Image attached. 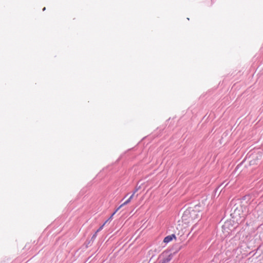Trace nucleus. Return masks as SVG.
I'll return each mask as SVG.
<instances>
[{"label": "nucleus", "mask_w": 263, "mask_h": 263, "mask_svg": "<svg viewBox=\"0 0 263 263\" xmlns=\"http://www.w3.org/2000/svg\"><path fill=\"white\" fill-rule=\"evenodd\" d=\"M241 165V163H240V164H239V165H238L236 166V167L235 170H237V169L239 168V167Z\"/></svg>", "instance_id": "1a4fd4ad"}, {"label": "nucleus", "mask_w": 263, "mask_h": 263, "mask_svg": "<svg viewBox=\"0 0 263 263\" xmlns=\"http://www.w3.org/2000/svg\"><path fill=\"white\" fill-rule=\"evenodd\" d=\"M172 258L173 255L172 254L166 256L164 255V254H163L162 256L160 257L158 263H170Z\"/></svg>", "instance_id": "f03ea898"}, {"label": "nucleus", "mask_w": 263, "mask_h": 263, "mask_svg": "<svg viewBox=\"0 0 263 263\" xmlns=\"http://www.w3.org/2000/svg\"><path fill=\"white\" fill-rule=\"evenodd\" d=\"M199 208V206L197 205L193 209L186 210L183 214V219L189 220L190 221L198 219L200 217Z\"/></svg>", "instance_id": "f257e3e1"}, {"label": "nucleus", "mask_w": 263, "mask_h": 263, "mask_svg": "<svg viewBox=\"0 0 263 263\" xmlns=\"http://www.w3.org/2000/svg\"><path fill=\"white\" fill-rule=\"evenodd\" d=\"M45 9H46V8H45V7H44V8L43 9V11H45Z\"/></svg>", "instance_id": "9d476101"}, {"label": "nucleus", "mask_w": 263, "mask_h": 263, "mask_svg": "<svg viewBox=\"0 0 263 263\" xmlns=\"http://www.w3.org/2000/svg\"><path fill=\"white\" fill-rule=\"evenodd\" d=\"M141 189V185H138V184H137L136 187H135V190L134 191L132 195H133V196H134L135 194L139 190H140Z\"/></svg>", "instance_id": "39448f33"}, {"label": "nucleus", "mask_w": 263, "mask_h": 263, "mask_svg": "<svg viewBox=\"0 0 263 263\" xmlns=\"http://www.w3.org/2000/svg\"><path fill=\"white\" fill-rule=\"evenodd\" d=\"M133 197H134L133 195H132L129 197V198H128L127 200H126V201H125L123 203H122L121 205H120V206H119V207H118V208H117V209L116 210V211H118V210H119L121 207H122L123 206H124V205H126V204H127L128 203H129L131 201L132 199H133Z\"/></svg>", "instance_id": "20e7f679"}, {"label": "nucleus", "mask_w": 263, "mask_h": 263, "mask_svg": "<svg viewBox=\"0 0 263 263\" xmlns=\"http://www.w3.org/2000/svg\"><path fill=\"white\" fill-rule=\"evenodd\" d=\"M173 238H176V236L175 234H173L168 235L164 238L163 242L165 243H167L171 241L173 239Z\"/></svg>", "instance_id": "7ed1b4c3"}, {"label": "nucleus", "mask_w": 263, "mask_h": 263, "mask_svg": "<svg viewBox=\"0 0 263 263\" xmlns=\"http://www.w3.org/2000/svg\"><path fill=\"white\" fill-rule=\"evenodd\" d=\"M97 233H98L97 232H96L95 233L92 235V236L91 238V240L92 241H93L96 239L97 235Z\"/></svg>", "instance_id": "423d86ee"}, {"label": "nucleus", "mask_w": 263, "mask_h": 263, "mask_svg": "<svg viewBox=\"0 0 263 263\" xmlns=\"http://www.w3.org/2000/svg\"><path fill=\"white\" fill-rule=\"evenodd\" d=\"M117 211H116V210L112 213V214L110 216V217L108 218V219L107 220V221L109 220H110L112 219L113 216L114 215V214L117 212Z\"/></svg>", "instance_id": "6e6552de"}, {"label": "nucleus", "mask_w": 263, "mask_h": 263, "mask_svg": "<svg viewBox=\"0 0 263 263\" xmlns=\"http://www.w3.org/2000/svg\"><path fill=\"white\" fill-rule=\"evenodd\" d=\"M107 222V221H105V222L102 225L98 230L96 232H97V233H98L99 231H100L103 228L104 226L105 225V224Z\"/></svg>", "instance_id": "0eeeda50"}]
</instances>
